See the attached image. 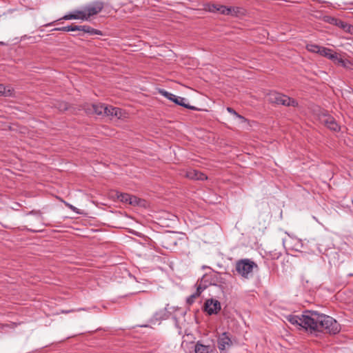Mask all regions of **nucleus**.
Returning a JSON list of instances; mask_svg holds the SVG:
<instances>
[{
	"mask_svg": "<svg viewBox=\"0 0 353 353\" xmlns=\"http://www.w3.org/2000/svg\"><path fill=\"white\" fill-rule=\"evenodd\" d=\"M311 324L310 332H325L335 334L340 331V325L332 317L312 311L311 317L307 319Z\"/></svg>",
	"mask_w": 353,
	"mask_h": 353,
	"instance_id": "obj_1",
	"label": "nucleus"
},
{
	"mask_svg": "<svg viewBox=\"0 0 353 353\" xmlns=\"http://www.w3.org/2000/svg\"><path fill=\"white\" fill-rule=\"evenodd\" d=\"M93 112L98 115H105L110 119H121L124 117V113L121 109L112 106H108L105 104H93Z\"/></svg>",
	"mask_w": 353,
	"mask_h": 353,
	"instance_id": "obj_2",
	"label": "nucleus"
},
{
	"mask_svg": "<svg viewBox=\"0 0 353 353\" xmlns=\"http://www.w3.org/2000/svg\"><path fill=\"white\" fill-rule=\"evenodd\" d=\"M267 100L272 103L281 104L283 105H297V102L292 99L283 95L281 93L272 91L269 92L266 96Z\"/></svg>",
	"mask_w": 353,
	"mask_h": 353,
	"instance_id": "obj_3",
	"label": "nucleus"
},
{
	"mask_svg": "<svg viewBox=\"0 0 353 353\" xmlns=\"http://www.w3.org/2000/svg\"><path fill=\"white\" fill-rule=\"evenodd\" d=\"M311 312L312 311H307L301 316L288 315L285 318L291 324L310 331L311 324L309 321H307V319L311 317Z\"/></svg>",
	"mask_w": 353,
	"mask_h": 353,
	"instance_id": "obj_4",
	"label": "nucleus"
},
{
	"mask_svg": "<svg viewBox=\"0 0 353 353\" xmlns=\"http://www.w3.org/2000/svg\"><path fill=\"white\" fill-rule=\"evenodd\" d=\"M254 268H257V265L250 259H242L236 264V270L237 272L246 279L252 275Z\"/></svg>",
	"mask_w": 353,
	"mask_h": 353,
	"instance_id": "obj_5",
	"label": "nucleus"
},
{
	"mask_svg": "<svg viewBox=\"0 0 353 353\" xmlns=\"http://www.w3.org/2000/svg\"><path fill=\"white\" fill-rule=\"evenodd\" d=\"M306 49L311 52L317 53L319 55L326 57L329 59H333L336 57L333 55L334 51L330 48L320 46L314 43H308L306 46Z\"/></svg>",
	"mask_w": 353,
	"mask_h": 353,
	"instance_id": "obj_6",
	"label": "nucleus"
},
{
	"mask_svg": "<svg viewBox=\"0 0 353 353\" xmlns=\"http://www.w3.org/2000/svg\"><path fill=\"white\" fill-rule=\"evenodd\" d=\"M55 30L65 31V32L79 31V32H82L83 33H88L90 35L101 34V33L99 30L93 29L88 26L71 25V26H65V27H62V28H56Z\"/></svg>",
	"mask_w": 353,
	"mask_h": 353,
	"instance_id": "obj_7",
	"label": "nucleus"
},
{
	"mask_svg": "<svg viewBox=\"0 0 353 353\" xmlns=\"http://www.w3.org/2000/svg\"><path fill=\"white\" fill-rule=\"evenodd\" d=\"M159 93L165 97V98L168 99L169 100L174 102L176 104L192 109L193 108L191 106H188V104H186L185 102L187 101L185 98L177 97L166 90H160Z\"/></svg>",
	"mask_w": 353,
	"mask_h": 353,
	"instance_id": "obj_8",
	"label": "nucleus"
},
{
	"mask_svg": "<svg viewBox=\"0 0 353 353\" xmlns=\"http://www.w3.org/2000/svg\"><path fill=\"white\" fill-rule=\"evenodd\" d=\"M320 121L333 131L339 130L340 128L335 119L327 113H323L320 116Z\"/></svg>",
	"mask_w": 353,
	"mask_h": 353,
	"instance_id": "obj_9",
	"label": "nucleus"
},
{
	"mask_svg": "<svg viewBox=\"0 0 353 353\" xmlns=\"http://www.w3.org/2000/svg\"><path fill=\"white\" fill-rule=\"evenodd\" d=\"M205 311L210 315L217 314L221 310L220 302L211 299L206 300L204 305Z\"/></svg>",
	"mask_w": 353,
	"mask_h": 353,
	"instance_id": "obj_10",
	"label": "nucleus"
},
{
	"mask_svg": "<svg viewBox=\"0 0 353 353\" xmlns=\"http://www.w3.org/2000/svg\"><path fill=\"white\" fill-rule=\"evenodd\" d=\"M103 8V3L101 2H95L87 7H85L83 10L85 12V15L86 17V19L88 20L91 16L97 14L99 13Z\"/></svg>",
	"mask_w": 353,
	"mask_h": 353,
	"instance_id": "obj_11",
	"label": "nucleus"
},
{
	"mask_svg": "<svg viewBox=\"0 0 353 353\" xmlns=\"http://www.w3.org/2000/svg\"><path fill=\"white\" fill-rule=\"evenodd\" d=\"M168 312H167L166 308H163L156 312L150 319V322L152 324H160V321L168 319Z\"/></svg>",
	"mask_w": 353,
	"mask_h": 353,
	"instance_id": "obj_12",
	"label": "nucleus"
},
{
	"mask_svg": "<svg viewBox=\"0 0 353 353\" xmlns=\"http://www.w3.org/2000/svg\"><path fill=\"white\" fill-rule=\"evenodd\" d=\"M60 19L70 20V19H81L85 21L86 17L84 10H75L71 14H65Z\"/></svg>",
	"mask_w": 353,
	"mask_h": 353,
	"instance_id": "obj_13",
	"label": "nucleus"
},
{
	"mask_svg": "<svg viewBox=\"0 0 353 353\" xmlns=\"http://www.w3.org/2000/svg\"><path fill=\"white\" fill-rule=\"evenodd\" d=\"M185 176L190 179L204 180L207 179V176L203 173L192 169L187 170Z\"/></svg>",
	"mask_w": 353,
	"mask_h": 353,
	"instance_id": "obj_14",
	"label": "nucleus"
},
{
	"mask_svg": "<svg viewBox=\"0 0 353 353\" xmlns=\"http://www.w3.org/2000/svg\"><path fill=\"white\" fill-rule=\"evenodd\" d=\"M231 341L225 332L223 333L218 339V347L219 350H223L230 345Z\"/></svg>",
	"mask_w": 353,
	"mask_h": 353,
	"instance_id": "obj_15",
	"label": "nucleus"
},
{
	"mask_svg": "<svg viewBox=\"0 0 353 353\" xmlns=\"http://www.w3.org/2000/svg\"><path fill=\"white\" fill-rule=\"evenodd\" d=\"M207 285H203L202 281L196 284V291L195 293L192 294L190 296H189L187 299V301L189 304H192L194 302L195 298L198 297L201 293L206 288Z\"/></svg>",
	"mask_w": 353,
	"mask_h": 353,
	"instance_id": "obj_16",
	"label": "nucleus"
},
{
	"mask_svg": "<svg viewBox=\"0 0 353 353\" xmlns=\"http://www.w3.org/2000/svg\"><path fill=\"white\" fill-rule=\"evenodd\" d=\"M0 96L12 97L15 96L14 90L10 85L0 84Z\"/></svg>",
	"mask_w": 353,
	"mask_h": 353,
	"instance_id": "obj_17",
	"label": "nucleus"
},
{
	"mask_svg": "<svg viewBox=\"0 0 353 353\" xmlns=\"http://www.w3.org/2000/svg\"><path fill=\"white\" fill-rule=\"evenodd\" d=\"M335 26L341 28L345 32L353 34V26L342 21H335Z\"/></svg>",
	"mask_w": 353,
	"mask_h": 353,
	"instance_id": "obj_18",
	"label": "nucleus"
},
{
	"mask_svg": "<svg viewBox=\"0 0 353 353\" xmlns=\"http://www.w3.org/2000/svg\"><path fill=\"white\" fill-rule=\"evenodd\" d=\"M333 55L336 57L335 59H331L335 64L339 65L343 68H348L350 63L349 61L344 60L339 57L336 52H334Z\"/></svg>",
	"mask_w": 353,
	"mask_h": 353,
	"instance_id": "obj_19",
	"label": "nucleus"
},
{
	"mask_svg": "<svg viewBox=\"0 0 353 353\" xmlns=\"http://www.w3.org/2000/svg\"><path fill=\"white\" fill-rule=\"evenodd\" d=\"M212 350L210 345H204L200 343H197L195 345V353H209Z\"/></svg>",
	"mask_w": 353,
	"mask_h": 353,
	"instance_id": "obj_20",
	"label": "nucleus"
},
{
	"mask_svg": "<svg viewBox=\"0 0 353 353\" xmlns=\"http://www.w3.org/2000/svg\"><path fill=\"white\" fill-rule=\"evenodd\" d=\"M117 199L124 203H128L130 199V196L128 194L125 193H117Z\"/></svg>",
	"mask_w": 353,
	"mask_h": 353,
	"instance_id": "obj_21",
	"label": "nucleus"
},
{
	"mask_svg": "<svg viewBox=\"0 0 353 353\" xmlns=\"http://www.w3.org/2000/svg\"><path fill=\"white\" fill-rule=\"evenodd\" d=\"M227 110H228L230 113H231V114H232L233 115H234L237 119H239V121H240L241 122H245V121H246V120H245V119L243 117H242L241 115L239 114H238V113H237L234 110H233L232 108H227Z\"/></svg>",
	"mask_w": 353,
	"mask_h": 353,
	"instance_id": "obj_22",
	"label": "nucleus"
},
{
	"mask_svg": "<svg viewBox=\"0 0 353 353\" xmlns=\"http://www.w3.org/2000/svg\"><path fill=\"white\" fill-rule=\"evenodd\" d=\"M217 10L222 14H228L231 10L230 8L226 7V6H221L219 8H217Z\"/></svg>",
	"mask_w": 353,
	"mask_h": 353,
	"instance_id": "obj_23",
	"label": "nucleus"
},
{
	"mask_svg": "<svg viewBox=\"0 0 353 353\" xmlns=\"http://www.w3.org/2000/svg\"><path fill=\"white\" fill-rule=\"evenodd\" d=\"M304 247V244L301 240H297L296 244L294 245V250L296 251H299L301 248Z\"/></svg>",
	"mask_w": 353,
	"mask_h": 353,
	"instance_id": "obj_24",
	"label": "nucleus"
},
{
	"mask_svg": "<svg viewBox=\"0 0 353 353\" xmlns=\"http://www.w3.org/2000/svg\"><path fill=\"white\" fill-rule=\"evenodd\" d=\"M128 203L131 205H138L139 202L137 198L134 196H130V199L129 200Z\"/></svg>",
	"mask_w": 353,
	"mask_h": 353,
	"instance_id": "obj_25",
	"label": "nucleus"
},
{
	"mask_svg": "<svg viewBox=\"0 0 353 353\" xmlns=\"http://www.w3.org/2000/svg\"><path fill=\"white\" fill-rule=\"evenodd\" d=\"M65 204L67 207H68L70 210H72L73 212H75L77 214H80L79 212V210L74 207V205L68 203H66L65 202Z\"/></svg>",
	"mask_w": 353,
	"mask_h": 353,
	"instance_id": "obj_26",
	"label": "nucleus"
},
{
	"mask_svg": "<svg viewBox=\"0 0 353 353\" xmlns=\"http://www.w3.org/2000/svg\"><path fill=\"white\" fill-rule=\"evenodd\" d=\"M335 21H340L339 19H337L336 18H332L330 21V23L332 24L335 25Z\"/></svg>",
	"mask_w": 353,
	"mask_h": 353,
	"instance_id": "obj_27",
	"label": "nucleus"
},
{
	"mask_svg": "<svg viewBox=\"0 0 353 353\" xmlns=\"http://www.w3.org/2000/svg\"><path fill=\"white\" fill-rule=\"evenodd\" d=\"M55 23V21L52 22V23H48L46 25V26H52L53 25L54 23Z\"/></svg>",
	"mask_w": 353,
	"mask_h": 353,
	"instance_id": "obj_28",
	"label": "nucleus"
},
{
	"mask_svg": "<svg viewBox=\"0 0 353 353\" xmlns=\"http://www.w3.org/2000/svg\"><path fill=\"white\" fill-rule=\"evenodd\" d=\"M70 312V311H63L62 312H63V313H68V312Z\"/></svg>",
	"mask_w": 353,
	"mask_h": 353,
	"instance_id": "obj_29",
	"label": "nucleus"
},
{
	"mask_svg": "<svg viewBox=\"0 0 353 353\" xmlns=\"http://www.w3.org/2000/svg\"><path fill=\"white\" fill-rule=\"evenodd\" d=\"M285 240L283 239V243L285 244Z\"/></svg>",
	"mask_w": 353,
	"mask_h": 353,
	"instance_id": "obj_30",
	"label": "nucleus"
}]
</instances>
